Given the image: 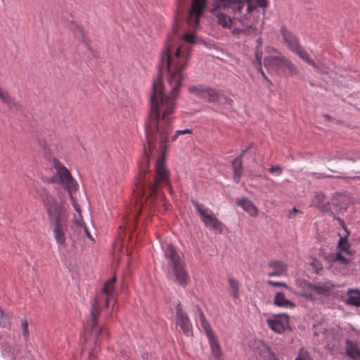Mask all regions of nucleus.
Instances as JSON below:
<instances>
[{"label": "nucleus", "instance_id": "1", "mask_svg": "<svg viewBox=\"0 0 360 360\" xmlns=\"http://www.w3.org/2000/svg\"><path fill=\"white\" fill-rule=\"evenodd\" d=\"M189 47L174 46L173 41L169 37L160 57L161 69L167 70L165 78H158L154 81L150 96V111L149 120L146 127V136L148 148L144 146L145 155L139 163V176L134 195L136 203L140 204L139 212L143 200L153 201V195L161 184H167L169 179L168 172L165 165V156H162L155 164L156 176L153 184H146V171L149 166V155L152 148L156 143L161 148H165L167 144L177 139L180 135L191 134V129H182L175 131L173 136L172 123L176 110V100L179 96L184 79L183 70L186 68L189 58Z\"/></svg>", "mask_w": 360, "mask_h": 360}, {"label": "nucleus", "instance_id": "2", "mask_svg": "<svg viewBox=\"0 0 360 360\" xmlns=\"http://www.w3.org/2000/svg\"><path fill=\"white\" fill-rule=\"evenodd\" d=\"M39 194L48 213L58 248L62 250L66 247V232L68 226V212L64 206V200L60 198L56 200L44 188L40 189Z\"/></svg>", "mask_w": 360, "mask_h": 360}, {"label": "nucleus", "instance_id": "3", "mask_svg": "<svg viewBox=\"0 0 360 360\" xmlns=\"http://www.w3.org/2000/svg\"><path fill=\"white\" fill-rule=\"evenodd\" d=\"M245 2L248 4L247 11L250 13L257 7L265 8L267 6L266 0H214L210 12L214 14L221 13L229 7L230 4L237 3L238 4V10L240 12ZM207 4V0H193L191 8L188 18V23L193 27H196L199 25V20L201 18Z\"/></svg>", "mask_w": 360, "mask_h": 360}, {"label": "nucleus", "instance_id": "4", "mask_svg": "<svg viewBox=\"0 0 360 360\" xmlns=\"http://www.w3.org/2000/svg\"><path fill=\"white\" fill-rule=\"evenodd\" d=\"M193 205L199 212L201 220L206 228L217 233H222L224 224L215 217L212 210L197 201H193Z\"/></svg>", "mask_w": 360, "mask_h": 360}, {"label": "nucleus", "instance_id": "5", "mask_svg": "<svg viewBox=\"0 0 360 360\" xmlns=\"http://www.w3.org/2000/svg\"><path fill=\"white\" fill-rule=\"evenodd\" d=\"M54 167L56 170V175L59 179L60 183L68 191L70 198L74 199L72 192L78 188V184L72 178L69 170L58 160L54 162Z\"/></svg>", "mask_w": 360, "mask_h": 360}, {"label": "nucleus", "instance_id": "6", "mask_svg": "<svg viewBox=\"0 0 360 360\" xmlns=\"http://www.w3.org/2000/svg\"><path fill=\"white\" fill-rule=\"evenodd\" d=\"M189 91L207 101L217 103L220 101L221 92L217 89L193 86L189 88Z\"/></svg>", "mask_w": 360, "mask_h": 360}, {"label": "nucleus", "instance_id": "7", "mask_svg": "<svg viewBox=\"0 0 360 360\" xmlns=\"http://www.w3.org/2000/svg\"><path fill=\"white\" fill-rule=\"evenodd\" d=\"M168 277L174 279V282L183 287L186 286L191 281L189 274L185 268L184 262L172 266V271L168 273Z\"/></svg>", "mask_w": 360, "mask_h": 360}, {"label": "nucleus", "instance_id": "8", "mask_svg": "<svg viewBox=\"0 0 360 360\" xmlns=\"http://www.w3.org/2000/svg\"><path fill=\"white\" fill-rule=\"evenodd\" d=\"M268 326L275 333H282L289 326V317L285 314L274 315L266 320Z\"/></svg>", "mask_w": 360, "mask_h": 360}, {"label": "nucleus", "instance_id": "9", "mask_svg": "<svg viewBox=\"0 0 360 360\" xmlns=\"http://www.w3.org/2000/svg\"><path fill=\"white\" fill-rule=\"evenodd\" d=\"M176 326L179 330H181L186 335L190 336L192 334L191 325L186 313L182 309L180 303L176 305Z\"/></svg>", "mask_w": 360, "mask_h": 360}, {"label": "nucleus", "instance_id": "10", "mask_svg": "<svg viewBox=\"0 0 360 360\" xmlns=\"http://www.w3.org/2000/svg\"><path fill=\"white\" fill-rule=\"evenodd\" d=\"M100 311L97 307V299L95 298L94 302H92L91 309L90 311V322H91V333L95 334L97 337L100 335H102L103 333L105 334L108 336V333L103 328H98L97 327L96 319L99 316Z\"/></svg>", "mask_w": 360, "mask_h": 360}, {"label": "nucleus", "instance_id": "11", "mask_svg": "<svg viewBox=\"0 0 360 360\" xmlns=\"http://www.w3.org/2000/svg\"><path fill=\"white\" fill-rule=\"evenodd\" d=\"M164 255L165 258L171 262L172 266L184 262L183 253L171 243L167 244Z\"/></svg>", "mask_w": 360, "mask_h": 360}, {"label": "nucleus", "instance_id": "12", "mask_svg": "<svg viewBox=\"0 0 360 360\" xmlns=\"http://www.w3.org/2000/svg\"><path fill=\"white\" fill-rule=\"evenodd\" d=\"M349 202V198L347 195L343 193H336L331 199L330 205L332 207V211L340 213L346 210Z\"/></svg>", "mask_w": 360, "mask_h": 360}, {"label": "nucleus", "instance_id": "13", "mask_svg": "<svg viewBox=\"0 0 360 360\" xmlns=\"http://www.w3.org/2000/svg\"><path fill=\"white\" fill-rule=\"evenodd\" d=\"M307 286V290L303 292L304 297L313 300L314 294L324 295L330 290L328 285H312L310 283H304Z\"/></svg>", "mask_w": 360, "mask_h": 360}, {"label": "nucleus", "instance_id": "14", "mask_svg": "<svg viewBox=\"0 0 360 360\" xmlns=\"http://www.w3.org/2000/svg\"><path fill=\"white\" fill-rule=\"evenodd\" d=\"M72 201L73 207L75 211L78 213V215L75 216V218L73 219L71 224V229L74 232H76L77 235H82V230L86 227V225L84 224L79 205L75 201L74 199H72Z\"/></svg>", "mask_w": 360, "mask_h": 360}, {"label": "nucleus", "instance_id": "15", "mask_svg": "<svg viewBox=\"0 0 360 360\" xmlns=\"http://www.w3.org/2000/svg\"><path fill=\"white\" fill-rule=\"evenodd\" d=\"M268 266L271 269V271L267 274L270 277L284 275L288 269L287 264L279 260L271 261Z\"/></svg>", "mask_w": 360, "mask_h": 360}, {"label": "nucleus", "instance_id": "16", "mask_svg": "<svg viewBox=\"0 0 360 360\" xmlns=\"http://www.w3.org/2000/svg\"><path fill=\"white\" fill-rule=\"evenodd\" d=\"M338 221L342 224L345 231L347 232L346 235L344 236H340L338 243V250L341 252H344L345 255L352 257V252L351 250V245L347 240V236L349 235V231H347V229L345 227L344 222L342 219L338 218Z\"/></svg>", "mask_w": 360, "mask_h": 360}, {"label": "nucleus", "instance_id": "17", "mask_svg": "<svg viewBox=\"0 0 360 360\" xmlns=\"http://www.w3.org/2000/svg\"><path fill=\"white\" fill-rule=\"evenodd\" d=\"M116 281V278L113 276L108 281L105 282L102 292L106 295L105 300V307H108L110 303V301L114 300L115 295L116 294L115 283Z\"/></svg>", "mask_w": 360, "mask_h": 360}, {"label": "nucleus", "instance_id": "18", "mask_svg": "<svg viewBox=\"0 0 360 360\" xmlns=\"http://www.w3.org/2000/svg\"><path fill=\"white\" fill-rule=\"evenodd\" d=\"M281 58L283 56L281 54L266 56L264 59V65L269 72L276 71L281 66Z\"/></svg>", "mask_w": 360, "mask_h": 360}, {"label": "nucleus", "instance_id": "19", "mask_svg": "<svg viewBox=\"0 0 360 360\" xmlns=\"http://www.w3.org/2000/svg\"><path fill=\"white\" fill-rule=\"evenodd\" d=\"M313 204L322 212H333L330 203L326 200V196L322 193H318L314 196Z\"/></svg>", "mask_w": 360, "mask_h": 360}, {"label": "nucleus", "instance_id": "20", "mask_svg": "<svg viewBox=\"0 0 360 360\" xmlns=\"http://www.w3.org/2000/svg\"><path fill=\"white\" fill-rule=\"evenodd\" d=\"M236 204L248 212L252 217H256L257 214V209L254 203L248 198H243L238 200Z\"/></svg>", "mask_w": 360, "mask_h": 360}, {"label": "nucleus", "instance_id": "21", "mask_svg": "<svg viewBox=\"0 0 360 360\" xmlns=\"http://www.w3.org/2000/svg\"><path fill=\"white\" fill-rule=\"evenodd\" d=\"M281 32L283 40L288 45L289 49L292 51L297 50V49L300 46L295 36L293 35L290 31L285 28H283Z\"/></svg>", "mask_w": 360, "mask_h": 360}, {"label": "nucleus", "instance_id": "22", "mask_svg": "<svg viewBox=\"0 0 360 360\" xmlns=\"http://www.w3.org/2000/svg\"><path fill=\"white\" fill-rule=\"evenodd\" d=\"M345 343L347 355L353 360H360V349L357 344L350 340H347Z\"/></svg>", "mask_w": 360, "mask_h": 360}, {"label": "nucleus", "instance_id": "23", "mask_svg": "<svg viewBox=\"0 0 360 360\" xmlns=\"http://www.w3.org/2000/svg\"><path fill=\"white\" fill-rule=\"evenodd\" d=\"M274 304L277 307L294 308L295 304L290 300L286 299L284 293L279 292H276L274 298Z\"/></svg>", "mask_w": 360, "mask_h": 360}, {"label": "nucleus", "instance_id": "24", "mask_svg": "<svg viewBox=\"0 0 360 360\" xmlns=\"http://www.w3.org/2000/svg\"><path fill=\"white\" fill-rule=\"evenodd\" d=\"M347 299L345 303L348 305L360 307V290L350 288L347 292Z\"/></svg>", "mask_w": 360, "mask_h": 360}, {"label": "nucleus", "instance_id": "25", "mask_svg": "<svg viewBox=\"0 0 360 360\" xmlns=\"http://www.w3.org/2000/svg\"><path fill=\"white\" fill-rule=\"evenodd\" d=\"M207 337L209 341L212 355L215 358L219 359L221 355V350L215 335L212 333L208 334Z\"/></svg>", "mask_w": 360, "mask_h": 360}, {"label": "nucleus", "instance_id": "26", "mask_svg": "<svg viewBox=\"0 0 360 360\" xmlns=\"http://www.w3.org/2000/svg\"><path fill=\"white\" fill-rule=\"evenodd\" d=\"M327 259L332 262H339L342 264H348L352 262V257L345 255L344 252L338 251L335 253H330Z\"/></svg>", "mask_w": 360, "mask_h": 360}, {"label": "nucleus", "instance_id": "27", "mask_svg": "<svg viewBox=\"0 0 360 360\" xmlns=\"http://www.w3.org/2000/svg\"><path fill=\"white\" fill-rule=\"evenodd\" d=\"M217 19V23L224 28L231 29L233 25V20L227 15L223 13L213 14Z\"/></svg>", "mask_w": 360, "mask_h": 360}, {"label": "nucleus", "instance_id": "28", "mask_svg": "<svg viewBox=\"0 0 360 360\" xmlns=\"http://www.w3.org/2000/svg\"><path fill=\"white\" fill-rule=\"evenodd\" d=\"M233 180L239 183L242 176V160L241 157H237L232 161Z\"/></svg>", "mask_w": 360, "mask_h": 360}, {"label": "nucleus", "instance_id": "29", "mask_svg": "<svg viewBox=\"0 0 360 360\" xmlns=\"http://www.w3.org/2000/svg\"><path fill=\"white\" fill-rule=\"evenodd\" d=\"M196 308H197V311H198V314L199 316V319H200V321L201 323V326L205 330L206 335H207L208 334L212 333H213L212 330L209 323L206 320L205 316L204 315L202 309L198 306H197Z\"/></svg>", "mask_w": 360, "mask_h": 360}, {"label": "nucleus", "instance_id": "30", "mask_svg": "<svg viewBox=\"0 0 360 360\" xmlns=\"http://www.w3.org/2000/svg\"><path fill=\"white\" fill-rule=\"evenodd\" d=\"M293 52L298 55L302 60L306 61L313 68L316 69L319 68L316 63L313 60L309 58L308 53L304 50H303V49L301 46H299L297 49V50H295Z\"/></svg>", "mask_w": 360, "mask_h": 360}, {"label": "nucleus", "instance_id": "31", "mask_svg": "<svg viewBox=\"0 0 360 360\" xmlns=\"http://www.w3.org/2000/svg\"><path fill=\"white\" fill-rule=\"evenodd\" d=\"M281 68H285L290 75H296L298 72L297 68L288 59L283 57L281 58Z\"/></svg>", "mask_w": 360, "mask_h": 360}, {"label": "nucleus", "instance_id": "32", "mask_svg": "<svg viewBox=\"0 0 360 360\" xmlns=\"http://www.w3.org/2000/svg\"><path fill=\"white\" fill-rule=\"evenodd\" d=\"M229 284L232 297L237 300L240 297L239 284L237 280L233 278H229Z\"/></svg>", "mask_w": 360, "mask_h": 360}, {"label": "nucleus", "instance_id": "33", "mask_svg": "<svg viewBox=\"0 0 360 360\" xmlns=\"http://www.w3.org/2000/svg\"><path fill=\"white\" fill-rule=\"evenodd\" d=\"M262 53L261 51H257L255 53V61L253 62L255 67L257 69L258 72L261 73L262 76L267 79L266 75L262 68Z\"/></svg>", "mask_w": 360, "mask_h": 360}, {"label": "nucleus", "instance_id": "34", "mask_svg": "<svg viewBox=\"0 0 360 360\" xmlns=\"http://www.w3.org/2000/svg\"><path fill=\"white\" fill-rule=\"evenodd\" d=\"M342 158L352 162L360 160V148L346 153Z\"/></svg>", "mask_w": 360, "mask_h": 360}, {"label": "nucleus", "instance_id": "35", "mask_svg": "<svg viewBox=\"0 0 360 360\" xmlns=\"http://www.w3.org/2000/svg\"><path fill=\"white\" fill-rule=\"evenodd\" d=\"M0 326L10 329L11 326V323L10 321V318L8 315L4 313L3 310L0 308Z\"/></svg>", "mask_w": 360, "mask_h": 360}, {"label": "nucleus", "instance_id": "36", "mask_svg": "<svg viewBox=\"0 0 360 360\" xmlns=\"http://www.w3.org/2000/svg\"><path fill=\"white\" fill-rule=\"evenodd\" d=\"M0 100L5 104L11 105L13 103V98L8 91L0 88Z\"/></svg>", "mask_w": 360, "mask_h": 360}, {"label": "nucleus", "instance_id": "37", "mask_svg": "<svg viewBox=\"0 0 360 360\" xmlns=\"http://www.w3.org/2000/svg\"><path fill=\"white\" fill-rule=\"evenodd\" d=\"M295 360H313L311 357L308 351L304 349V347H302L299 352L297 356L295 359Z\"/></svg>", "mask_w": 360, "mask_h": 360}, {"label": "nucleus", "instance_id": "38", "mask_svg": "<svg viewBox=\"0 0 360 360\" xmlns=\"http://www.w3.org/2000/svg\"><path fill=\"white\" fill-rule=\"evenodd\" d=\"M309 263V265L314 269L316 273H319V271L322 269L321 263L314 257H310Z\"/></svg>", "mask_w": 360, "mask_h": 360}, {"label": "nucleus", "instance_id": "39", "mask_svg": "<svg viewBox=\"0 0 360 360\" xmlns=\"http://www.w3.org/2000/svg\"><path fill=\"white\" fill-rule=\"evenodd\" d=\"M269 172L271 174H276L277 176H280L282 174L283 172V169L280 165H274L269 168Z\"/></svg>", "mask_w": 360, "mask_h": 360}, {"label": "nucleus", "instance_id": "40", "mask_svg": "<svg viewBox=\"0 0 360 360\" xmlns=\"http://www.w3.org/2000/svg\"><path fill=\"white\" fill-rule=\"evenodd\" d=\"M21 327L22 329V335L25 340H27L29 337L30 333L28 330V324L26 319H23L21 321Z\"/></svg>", "mask_w": 360, "mask_h": 360}, {"label": "nucleus", "instance_id": "41", "mask_svg": "<svg viewBox=\"0 0 360 360\" xmlns=\"http://www.w3.org/2000/svg\"><path fill=\"white\" fill-rule=\"evenodd\" d=\"M218 103L224 104L229 107H231L233 103V101L231 98H228L221 94V98H220V101H219Z\"/></svg>", "mask_w": 360, "mask_h": 360}, {"label": "nucleus", "instance_id": "42", "mask_svg": "<svg viewBox=\"0 0 360 360\" xmlns=\"http://www.w3.org/2000/svg\"><path fill=\"white\" fill-rule=\"evenodd\" d=\"M297 285L300 288V294L304 297L303 292L307 290V286L304 284V283H307L306 281H297Z\"/></svg>", "mask_w": 360, "mask_h": 360}, {"label": "nucleus", "instance_id": "43", "mask_svg": "<svg viewBox=\"0 0 360 360\" xmlns=\"http://www.w3.org/2000/svg\"><path fill=\"white\" fill-rule=\"evenodd\" d=\"M266 283L269 285H273V286H282V287H284L287 289L289 288V287L288 286V285L285 283H283V282H278V281H267Z\"/></svg>", "mask_w": 360, "mask_h": 360}, {"label": "nucleus", "instance_id": "44", "mask_svg": "<svg viewBox=\"0 0 360 360\" xmlns=\"http://www.w3.org/2000/svg\"><path fill=\"white\" fill-rule=\"evenodd\" d=\"M298 212H300V211L296 207H293L289 211L287 217L290 219H293Z\"/></svg>", "mask_w": 360, "mask_h": 360}, {"label": "nucleus", "instance_id": "45", "mask_svg": "<svg viewBox=\"0 0 360 360\" xmlns=\"http://www.w3.org/2000/svg\"><path fill=\"white\" fill-rule=\"evenodd\" d=\"M183 39L188 42H193L194 34L192 33H186L184 35Z\"/></svg>", "mask_w": 360, "mask_h": 360}, {"label": "nucleus", "instance_id": "46", "mask_svg": "<svg viewBox=\"0 0 360 360\" xmlns=\"http://www.w3.org/2000/svg\"><path fill=\"white\" fill-rule=\"evenodd\" d=\"M266 51L267 53H269V54H272V53H278L281 54L277 49H274V47H271V46H267L266 48Z\"/></svg>", "mask_w": 360, "mask_h": 360}, {"label": "nucleus", "instance_id": "47", "mask_svg": "<svg viewBox=\"0 0 360 360\" xmlns=\"http://www.w3.org/2000/svg\"><path fill=\"white\" fill-rule=\"evenodd\" d=\"M262 39L261 38H259L257 39V46H256V51H255V53L259 51H262Z\"/></svg>", "mask_w": 360, "mask_h": 360}, {"label": "nucleus", "instance_id": "48", "mask_svg": "<svg viewBox=\"0 0 360 360\" xmlns=\"http://www.w3.org/2000/svg\"><path fill=\"white\" fill-rule=\"evenodd\" d=\"M82 233L85 234L89 239L94 240L86 226L82 230Z\"/></svg>", "mask_w": 360, "mask_h": 360}, {"label": "nucleus", "instance_id": "49", "mask_svg": "<svg viewBox=\"0 0 360 360\" xmlns=\"http://www.w3.org/2000/svg\"><path fill=\"white\" fill-rule=\"evenodd\" d=\"M252 146V144L250 143V146L246 149H244L242 150L240 155L238 157H241V158H242L243 156L251 148Z\"/></svg>", "mask_w": 360, "mask_h": 360}, {"label": "nucleus", "instance_id": "50", "mask_svg": "<svg viewBox=\"0 0 360 360\" xmlns=\"http://www.w3.org/2000/svg\"><path fill=\"white\" fill-rule=\"evenodd\" d=\"M173 31H174V33H176L178 32L177 27L176 26H174Z\"/></svg>", "mask_w": 360, "mask_h": 360}, {"label": "nucleus", "instance_id": "51", "mask_svg": "<svg viewBox=\"0 0 360 360\" xmlns=\"http://www.w3.org/2000/svg\"><path fill=\"white\" fill-rule=\"evenodd\" d=\"M89 360H93V354L91 353L89 355Z\"/></svg>", "mask_w": 360, "mask_h": 360}, {"label": "nucleus", "instance_id": "52", "mask_svg": "<svg viewBox=\"0 0 360 360\" xmlns=\"http://www.w3.org/2000/svg\"><path fill=\"white\" fill-rule=\"evenodd\" d=\"M137 217V213L136 212L134 213V218H136Z\"/></svg>", "mask_w": 360, "mask_h": 360}, {"label": "nucleus", "instance_id": "53", "mask_svg": "<svg viewBox=\"0 0 360 360\" xmlns=\"http://www.w3.org/2000/svg\"><path fill=\"white\" fill-rule=\"evenodd\" d=\"M264 178L265 179L270 180V179H269V177H267V176H264Z\"/></svg>", "mask_w": 360, "mask_h": 360}]
</instances>
